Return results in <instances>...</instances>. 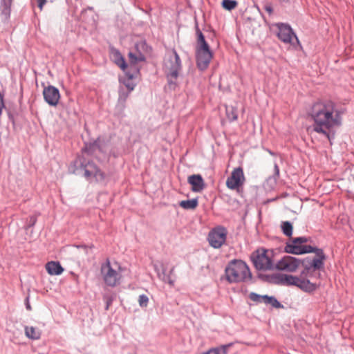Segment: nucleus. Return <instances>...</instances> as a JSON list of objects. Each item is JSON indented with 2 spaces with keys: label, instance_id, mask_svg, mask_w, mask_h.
<instances>
[{
  "label": "nucleus",
  "instance_id": "obj_9",
  "mask_svg": "<svg viewBox=\"0 0 354 354\" xmlns=\"http://www.w3.org/2000/svg\"><path fill=\"white\" fill-rule=\"evenodd\" d=\"M277 27L278 28L277 37L281 41L291 45L299 43L298 38L290 26L285 24H277Z\"/></svg>",
  "mask_w": 354,
  "mask_h": 354
},
{
  "label": "nucleus",
  "instance_id": "obj_30",
  "mask_svg": "<svg viewBox=\"0 0 354 354\" xmlns=\"http://www.w3.org/2000/svg\"><path fill=\"white\" fill-rule=\"evenodd\" d=\"M228 117L232 120H236L237 119V115L236 113L234 111V109H232V113H231V115L228 113Z\"/></svg>",
  "mask_w": 354,
  "mask_h": 354
},
{
  "label": "nucleus",
  "instance_id": "obj_19",
  "mask_svg": "<svg viewBox=\"0 0 354 354\" xmlns=\"http://www.w3.org/2000/svg\"><path fill=\"white\" fill-rule=\"evenodd\" d=\"M25 335L28 338L36 340L41 337V332L37 328L33 326H26Z\"/></svg>",
  "mask_w": 354,
  "mask_h": 354
},
{
  "label": "nucleus",
  "instance_id": "obj_3",
  "mask_svg": "<svg viewBox=\"0 0 354 354\" xmlns=\"http://www.w3.org/2000/svg\"><path fill=\"white\" fill-rule=\"evenodd\" d=\"M225 274L226 280L230 283L246 282L252 278L248 266L240 259L230 261L225 267Z\"/></svg>",
  "mask_w": 354,
  "mask_h": 354
},
{
  "label": "nucleus",
  "instance_id": "obj_6",
  "mask_svg": "<svg viewBox=\"0 0 354 354\" xmlns=\"http://www.w3.org/2000/svg\"><path fill=\"white\" fill-rule=\"evenodd\" d=\"M145 46L144 43H140L136 45V48L138 50V48L140 46L143 48ZM129 64H127L124 58L121 56L117 59V65L125 73L127 71H133L135 73H139V68L137 64L140 62L145 60V56L140 51L136 53L130 52L129 53Z\"/></svg>",
  "mask_w": 354,
  "mask_h": 354
},
{
  "label": "nucleus",
  "instance_id": "obj_7",
  "mask_svg": "<svg viewBox=\"0 0 354 354\" xmlns=\"http://www.w3.org/2000/svg\"><path fill=\"white\" fill-rule=\"evenodd\" d=\"M253 263L258 270H272L274 265L272 263L268 251L264 249H259L252 254Z\"/></svg>",
  "mask_w": 354,
  "mask_h": 354
},
{
  "label": "nucleus",
  "instance_id": "obj_15",
  "mask_svg": "<svg viewBox=\"0 0 354 354\" xmlns=\"http://www.w3.org/2000/svg\"><path fill=\"white\" fill-rule=\"evenodd\" d=\"M292 286L299 288L305 292H313L317 289V285L311 283L309 280L305 279L302 277L294 276V281Z\"/></svg>",
  "mask_w": 354,
  "mask_h": 354
},
{
  "label": "nucleus",
  "instance_id": "obj_26",
  "mask_svg": "<svg viewBox=\"0 0 354 354\" xmlns=\"http://www.w3.org/2000/svg\"><path fill=\"white\" fill-rule=\"evenodd\" d=\"M265 304H271L274 307H278L280 305L276 299L268 296L265 298Z\"/></svg>",
  "mask_w": 354,
  "mask_h": 354
},
{
  "label": "nucleus",
  "instance_id": "obj_8",
  "mask_svg": "<svg viewBox=\"0 0 354 354\" xmlns=\"http://www.w3.org/2000/svg\"><path fill=\"white\" fill-rule=\"evenodd\" d=\"M301 263L299 259L287 255L279 259L274 265V268L286 272H294L300 266Z\"/></svg>",
  "mask_w": 354,
  "mask_h": 354
},
{
  "label": "nucleus",
  "instance_id": "obj_13",
  "mask_svg": "<svg viewBox=\"0 0 354 354\" xmlns=\"http://www.w3.org/2000/svg\"><path fill=\"white\" fill-rule=\"evenodd\" d=\"M43 95L45 101L50 106H56L60 99L59 90L53 86H48L45 87L43 91Z\"/></svg>",
  "mask_w": 354,
  "mask_h": 354
},
{
  "label": "nucleus",
  "instance_id": "obj_14",
  "mask_svg": "<svg viewBox=\"0 0 354 354\" xmlns=\"http://www.w3.org/2000/svg\"><path fill=\"white\" fill-rule=\"evenodd\" d=\"M83 166L84 168V176L86 178L93 177L97 180H102L104 178V174L93 163L88 162Z\"/></svg>",
  "mask_w": 354,
  "mask_h": 354
},
{
  "label": "nucleus",
  "instance_id": "obj_28",
  "mask_svg": "<svg viewBox=\"0 0 354 354\" xmlns=\"http://www.w3.org/2000/svg\"><path fill=\"white\" fill-rule=\"evenodd\" d=\"M264 10L269 14V15H272V12H273V8H272V6L271 4L270 3H267L265 6H264Z\"/></svg>",
  "mask_w": 354,
  "mask_h": 354
},
{
  "label": "nucleus",
  "instance_id": "obj_4",
  "mask_svg": "<svg viewBox=\"0 0 354 354\" xmlns=\"http://www.w3.org/2000/svg\"><path fill=\"white\" fill-rule=\"evenodd\" d=\"M197 46H196V63L198 68L201 70H205L210 61L212 59L213 55L209 49L208 44L205 39L203 34L198 29L197 30Z\"/></svg>",
  "mask_w": 354,
  "mask_h": 354
},
{
  "label": "nucleus",
  "instance_id": "obj_29",
  "mask_svg": "<svg viewBox=\"0 0 354 354\" xmlns=\"http://www.w3.org/2000/svg\"><path fill=\"white\" fill-rule=\"evenodd\" d=\"M38 7L39 8L40 10H42L44 6L46 3V0H37Z\"/></svg>",
  "mask_w": 354,
  "mask_h": 354
},
{
  "label": "nucleus",
  "instance_id": "obj_5",
  "mask_svg": "<svg viewBox=\"0 0 354 354\" xmlns=\"http://www.w3.org/2000/svg\"><path fill=\"white\" fill-rule=\"evenodd\" d=\"M122 268L117 262H111L109 260L102 264L101 274L104 283L109 286H115L122 278Z\"/></svg>",
  "mask_w": 354,
  "mask_h": 354
},
{
  "label": "nucleus",
  "instance_id": "obj_33",
  "mask_svg": "<svg viewBox=\"0 0 354 354\" xmlns=\"http://www.w3.org/2000/svg\"><path fill=\"white\" fill-rule=\"evenodd\" d=\"M169 283L173 285V282L172 281H169Z\"/></svg>",
  "mask_w": 354,
  "mask_h": 354
},
{
  "label": "nucleus",
  "instance_id": "obj_20",
  "mask_svg": "<svg viewBox=\"0 0 354 354\" xmlns=\"http://www.w3.org/2000/svg\"><path fill=\"white\" fill-rule=\"evenodd\" d=\"M138 73H135L133 71L126 72L127 79L124 81V84L129 91H131L134 89L135 84L133 82L132 80Z\"/></svg>",
  "mask_w": 354,
  "mask_h": 354
},
{
  "label": "nucleus",
  "instance_id": "obj_32",
  "mask_svg": "<svg viewBox=\"0 0 354 354\" xmlns=\"http://www.w3.org/2000/svg\"><path fill=\"white\" fill-rule=\"evenodd\" d=\"M109 304H107L106 309L109 308Z\"/></svg>",
  "mask_w": 354,
  "mask_h": 354
},
{
  "label": "nucleus",
  "instance_id": "obj_21",
  "mask_svg": "<svg viewBox=\"0 0 354 354\" xmlns=\"http://www.w3.org/2000/svg\"><path fill=\"white\" fill-rule=\"evenodd\" d=\"M180 206L185 209H194L198 206V200L196 198L192 200L182 201L179 203Z\"/></svg>",
  "mask_w": 354,
  "mask_h": 354
},
{
  "label": "nucleus",
  "instance_id": "obj_23",
  "mask_svg": "<svg viewBox=\"0 0 354 354\" xmlns=\"http://www.w3.org/2000/svg\"><path fill=\"white\" fill-rule=\"evenodd\" d=\"M237 1L235 0H223L222 2L223 7L227 10H232L237 6Z\"/></svg>",
  "mask_w": 354,
  "mask_h": 354
},
{
  "label": "nucleus",
  "instance_id": "obj_22",
  "mask_svg": "<svg viewBox=\"0 0 354 354\" xmlns=\"http://www.w3.org/2000/svg\"><path fill=\"white\" fill-rule=\"evenodd\" d=\"M281 227V230H282L283 233L286 236H287L288 237H290L292 236L293 227L290 222H289V221L282 222Z\"/></svg>",
  "mask_w": 354,
  "mask_h": 354
},
{
  "label": "nucleus",
  "instance_id": "obj_2",
  "mask_svg": "<svg viewBox=\"0 0 354 354\" xmlns=\"http://www.w3.org/2000/svg\"><path fill=\"white\" fill-rule=\"evenodd\" d=\"M308 242L306 237H297L292 239L286 243L285 252L294 254H301L309 252H315L316 257L308 264H306V270L308 273L311 271L319 270L323 267L325 256L322 250L313 248L310 245H306L304 243Z\"/></svg>",
  "mask_w": 354,
  "mask_h": 354
},
{
  "label": "nucleus",
  "instance_id": "obj_27",
  "mask_svg": "<svg viewBox=\"0 0 354 354\" xmlns=\"http://www.w3.org/2000/svg\"><path fill=\"white\" fill-rule=\"evenodd\" d=\"M149 298L145 295H140L138 303L141 307H146L148 305Z\"/></svg>",
  "mask_w": 354,
  "mask_h": 354
},
{
  "label": "nucleus",
  "instance_id": "obj_10",
  "mask_svg": "<svg viewBox=\"0 0 354 354\" xmlns=\"http://www.w3.org/2000/svg\"><path fill=\"white\" fill-rule=\"evenodd\" d=\"M245 181L243 170L241 167L233 169L231 175L226 180V186L230 189L237 190L242 187Z\"/></svg>",
  "mask_w": 354,
  "mask_h": 354
},
{
  "label": "nucleus",
  "instance_id": "obj_16",
  "mask_svg": "<svg viewBox=\"0 0 354 354\" xmlns=\"http://www.w3.org/2000/svg\"><path fill=\"white\" fill-rule=\"evenodd\" d=\"M187 180L192 185V190L194 192H200L205 187L204 180L199 174H194L189 176Z\"/></svg>",
  "mask_w": 354,
  "mask_h": 354
},
{
  "label": "nucleus",
  "instance_id": "obj_25",
  "mask_svg": "<svg viewBox=\"0 0 354 354\" xmlns=\"http://www.w3.org/2000/svg\"><path fill=\"white\" fill-rule=\"evenodd\" d=\"M250 299L252 300V301H256V302H263V303H265V298L266 297V296H261V295H259L256 293H254V292H252L250 294V296H249Z\"/></svg>",
  "mask_w": 354,
  "mask_h": 354
},
{
  "label": "nucleus",
  "instance_id": "obj_31",
  "mask_svg": "<svg viewBox=\"0 0 354 354\" xmlns=\"http://www.w3.org/2000/svg\"><path fill=\"white\" fill-rule=\"evenodd\" d=\"M27 308H28V310H30V305H29V304H27Z\"/></svg>",
  "mask_w": 354,
  "mask_h": 354
},
{
  "label": "nucleus",
  "instance_id": "obj_17",
  "mask_svg": "<svg viewBox=\"0 0 354 354\" xmlns=\"http://www.w3.org/2000/svg\"><path fill=\"white\" fill-rule=\"evenodd\" d=\"M273 283L283 286H292L294 276L284 274H276L272 277Z\"/></svg>",
  "mask_w": 354,
  "mask_h": 354
},
{
  "label": "nucleus",
  "instance_id": "obj_11",
  "mask_svg": "<svg viewBox=\"0 0 354 354\" xmlns=\"http://www.w3.org/2000/svg\"><path fill=\"white\" fill-rule=\"evenodd\" d=\"M226 236V230L223 227H218L209 233L208 241L212 247L219 248L225 242Z\"/></svg>",
  "mask_w": 354,
  "mask_h": 354
},
{
  "label": "nucleus",
  "instance_id": "obj_24",
  "mask_svg": "<svg viewBox=\"0 0 354 354\" xmlns=\"http://www.w3.org/2000/svg\"><path fill=\"white\" fill-rule=\"evenodd\" d=\"M12 0H1V10L2 12L7 15L10 13V8L12 4Z\"/></svg>",
  "mask_w": 354,
  "mask_h": 354
},
{
  "label": "nucleus",
  "instance_id": "obj_18",
  "mask_svg": "<svg viewBox=\"0 0 354 354\" xmlns=\"http://www.w3.org/2000/svg\"><path fill=\"white\" fill-rule=\"evenodd\" d=\"M46 270L50 275H59L64 272V268L57 261H50L46 264Z\"/></svg>",
  "mask_w": 354,
  "mask_h": 354
},
{
  "label": "nucleus",
  "instance_id": "obj_12",
  "mask_svg": "<svg viewBox=\"0 0 354 354\" xmlns=\"http://www.w3.org/2000/svg\"><path fill=\"white\" fill-rule=\"evenodd\" d=\"M167 76L176 79L181 69V62L179 55L175 50H173V57L165 64Z\"/></svg>",
  "mask_w": 354,
  "mask_h": 354
},
{
  "label": "nucleus",
  "instance_id": "obj_1",
  "mask_svg": "<svg viewBox=\"0 0 354 354\" xmlns=\"http://www.w3.org/2000/svg\"><path fill=\"white\" fill-rule=\"evenodd\" d=\"M309 115L313 120V131L327 140L334 136L335 129L342 124V117L335 102L330 100H318L313 104Z\"/></svg>",
  "mask_w": 354,
  "mask_h": 354
}]
</instances>
